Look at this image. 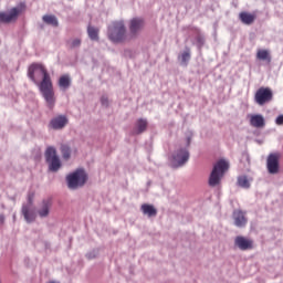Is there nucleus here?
Returning <instances> with one entry per match:
<instances>
[{
    "instance_id": "obj_1",
    "label": "nucleus",
    "mask_w": 283,
    "mask_h": 283,
    "mask_svg": "<svg viewBox=\"0 0 283 283\" xmlns=\"http://www.w3.org/2000/svg\"><path fill=\"white\" fill-rule=\"evenodd\" d=\"M28 74L29 78L39 85L42 96L44 97L50 109H52L54 107V103H56V98H54L52 80L50 78V74H48V70H45V66H43V64H32L29 67Z\"/></svg>"
},
{
    "instance_id": "obj_2",
    "label": "nucleus",
    "mask_w": 283,
    "mask_h": 283,
    "mask_svg": "<svg viewBox=\"0 0 283 283\" xmlns=\"http://www.w3.org/2000/svg\"><path fill=\"white\" fill-rule=\"evenodd\" d=\"M229 170V163L224 159L219 160L211 174H210V178H209V185L210 187H217V185H220V180H222V176H224V172H227Z\"/></svg>"
},
{
    "instance_id": "obj_3",
    "label": "nucleus",
    "mask_w": 283,
    "mask_h": 283,
    "mask_svg": "<svg viewBox=\"0 0 283 283\" xmlns=\"http://www.w3.org/2000/svg\"><path fill=\"white\" fill-rule=\"evenodd\" d=\"M66 182L69 189H78V187H83L87 182V174L83 169H77L66 177Z\"/></svg>"
},
{
    "instance_id": "obj_4",
    "label": "nucleus",
    "mask_w": 283,
    "mask_h": 283,
    "mask_svg": "<svg viewBox=\"0 0 283 283\" xmlns=\"http://www.w3.org/2000/svg\"><path fill=\"white\" fill-rule=\"evenodd\" d=\"M108 36L114 43H119V41H125L126 30L125 23L123 21L114 22L112 27L108 28Z\"/></svg>"
},
{
    "instance_id": "obj_5",
    "label": "nucleus",
    "mask_w": 283,
    "mask_h": 283,
    "mask_svg": "<svg viewBox=\"0 0 283 283\" xmlns=\"http://www.w3.org/2000/svg\"><path fill=\"white\" fill-rule=\"evenodd\" d=\"M45 159L50 171H59L61 169V159L56 155V149L54 147L46 148Z\"/></svg>"
},
{
    "instance_id": "obj_6",
    "label": "nucleus",
    "mask_w": 283,
    "mask_h": 283,
    "mask_svg": "<svg viewBox=\"0 0 283 283\" xmlns=\"http://www.w3.org/2000/svg\"><path fill=\"white\" fill-rule=\"evenodd\" d=\"M258 105H266L273 101V91L270 87H260L254 95Z\"/></svg>"
},
{
    "instance_id": "obj_7",
    "label": "nucleus",
    "mask_w": 283,
    "mask_h": 283,
    "mask_svg": "<svg viewBox=\"0 0 283 283\" xmlns=\"http://www.w3.org/2000/svg\"><path fill=\"white\" fill-rule=\"evenodd\" d=\"M189 160V151L182 149L177 151L171 159L172 167H182Z\"/></svg>"
},
{
    "instance_id": "obj_8",
    "label": "nucleus",
    "mask_w": 283,
    "mask_h": 283,
    "mask_svg": "<svg viewBox=\"0 0 283 283\" xmlns=\"http://www.w3.org/2000/svg\"><path fill=\"white\" fill-rule=\"evenodd\" d=\"M21 10L19 8H13L9 12H0V23H12L17 21Z\"/></svg>"
},
{
    "instance_id": "obj_9",
    "label": "nucleus",
    "mask_w": 283,
    "mask_h": 283,
    "mask_svg": "<svg viewBox=\"0 0 283 283\" xmlns=\"http://www.w3.org/2000/svg\"><path fill=\"white\" fill-rule=\"evenodd\" d=\"M280 169V156L270 155L268 158V170L270 174H277Z\"/></svg>"
},
{
    "instance_id": "obj_10",
    "label": "nucleus",
    "mask_w": 283,
    "mask_h": 283,
    "mask_svg": "<svg viewBox=\"0 0 283 283\" xmlns=\"http://www.w3.org/2000/svg\"><path fill=\"white\" fill-rule=\"evenodd\" d=\"M67 123V117L65 115H60L51 120L50 126L52 127V129H63V127H65Z\"/></svg>"
},
{
    "instance_id": "obj_11",
    "label": "nucleus",
    "mask_w": 283,
    "mask_h": 283,
    "mask_svg": "<svg viewBox=\"0 0 283 283\" xmlns=\"http://www.w3.org/2000/svg\"><path fill=\"white\" fill-rule=\"evenodd\" d=\"M234 244L241 249V251H247L248 249H253V241L244 238L237 237L234 240Z\"/></svg>"
},
{
    "instance_id": "obj_12",
    "label": "nucleus",
    "mask_w": 283,
    "mask_h": 283,
    "mask_svg": "<svg viewBox=\"0 0 283 283\" xmlns=\"http://www.w3.org/2000/svg\"><path fill=\"white\" fill-rule=\"evenodd\" d=\"M140 30H143V21L136 18L130 20L129 32L132 36H136L137 32H140Z\"/></svg>"
},
{
    "instance_id": "obj_13",
    "label": "nucleus",
    "mask_w": 283,
    "mask_h": 283,
    "mask_svg": "<svg viewBox=\"0 0 283 283\" xmlns=\"http://www.w3.org/2000/svg\"><path fill=\"white\" fill-rule=\"evenodd\" d=\"M233 220L235 227H244L247 224V217H244V212L241 210H235L233 212Z\"/></svg>"
},
{
    "instance_id": "obj_14",
    "label": "nucleus",
    "mask_w": 283,
    "mask_h": 283,
    "mask_svg": "<svg viewBox=\"0 0 283 283\" xmlns=\"http://www.w3.org/2000/svg\"><path fill=\"white\" fill-rule=\"evenodd\" d=\"M250 118V125L252 127H264V116L262 115H249Z\"/></svg>"
},
{
    "instance_id": "obj_15",
    "label": "nucleus",
    "mask_w": 283,
    "mask_h": 283,
    "mask_svg": "<svg viewBox=\"0 0 283 283\" xmlns=\"http://www.w3.org/2000/svg\"><path fill=\"white\" fill-rule=\"evenodd\" d=\"M142 211H143V214L148 216V218H154V216L158 213V211L154 206L147 205V203L142 206Z\"/></svg>"
},
{
    "instance_id": "obj_16",
    "label": "nucleus",
    "mask_w": 283,
    "mask_h": 283,
    "mask_svg": "<svg viewBox=\"0 0 283 283\" xmlns=\"http://www.w3.org/2000/svg\"><path fill=\"white\" fill-rule=\"evenodd\" d=\"M22 213L27 220V222H34V219L36 218V213L32 208L23 207Z\"/></svg>"
},
{
    "instance_id": "obj_17",
    "label": "nucleus",
    "mask_w": 283,
    "mask_h": 283,
    "mask_svg": "<svg viewBox=\"0 0 283 283\" xmlns=\"http://www.w3.org/2000/svg\"><path fill=\"white\" fill-rule=\"evenodd\" d=\"M239 17H240L242 23H244L245 25H251V23H253V21H255V14H253V13L241 12Z\"/></svg>"
},
{
    "instance_id": "obj_18",
    "label": "nucleus",
    "mask_w": 283,
    "mask_h": 283,
    "mask_svg": "<svg viewBox=\"0 0 283 283\" xmlns=\"http://www.w3.org/2000/svg\"><path fill=\"white\" fill-rule=\"evenodd\" d=\"M147 129V120L146 119H138L135 124V129L134 132L136 134H143Z\"/></svg>"
},
{
    "instance_id": "obj_19",
    "label": "nucleus",
    "mask_w": 283,
    "mask_h": 283,
    "mask_svg": "<svg viewBox=\"0 0 283 283\" xmlns=\"http://www.w3.org/2000/svg\"><path fill=\"white\" fill-rule=\"evenodd\" d=\"M256 59L260 61H268V63H271V54L268 50H259L256 53Z\"/></svg>"
},
{
    "instance_id": "obj_20",
    "label": "nucleus",
    "mask_w": 283,
    "mask_h": 283,
    "mask_svg": "<svg viewBox=\"0 0 283 283\" xmlns=\"http://www.w3.org/2000/svg\"><path fill=\"white\" fill-rule=\"evenodd\" d=\"M50 213V201H44L42 203V208L39 210V216L41 218L48 217Z\"/></svg>"
},
{
    "instance_id": "obj_21",
    "label": "nucleus",
    "mask_w": 283,
    "mask_h": 283,
    "mask_svg": "<svg viewBox=\"0 0 283 283\" xmlns=\"http://www.w3.org/2000/svg\"><path fill=\"white\" fill-rule=\"evenodd\" d=\"M70 76L69 75H62L59 80V86L62 88V90H67V87H70Z\"/></svg>"
},
{
    "instance_id": "obj_22",
    "label": "nucleus",
    "mask_w": 283,
    "mask_h": 283,
    "mask_svg": "<svg viewBox=\"0 0 283 283\" xmlns=\"http://www.w3.org/2000/svg\"><path fill=\"white\" fill-rule=\"evenodd\" d=\"M43 21L49 25H54V27L59 25V20H56V17L54 15H44Z\"/></svg>"
},
{
    "instance_id": "obj_23",
    "label": "nucleus",
    "mask_w": 283,
    "mask_h": 283,
    "mask_svg": "<svg viewBox=\"0 0 283 283\" xmlns=\"http://www.w3.org/2000/svg\"><path fill=\"white\" fill-rule=\"evenodd\" d=\"M88 36L92 39V41H98V29L94 27H88L87 29Z\"/></svg>"
},
{
    "instance_id": "obj_24",
    "label": "nucleus",
    "mask_w": 283,
    "mask_h": 283,
    "mask_svg": "<svg viewBox=\"0 0 283 283\" xmlns=\"http://www.w3.org/2000/svg\"><path fill=\"white\" fill-rule=\"evenodd\" d=\"M238 185L243 189H249V187H251V184L249 182V179L247 178V176L239 177Z\"/></svg>"
},
{
    "instance_id": "obj_25",
    "label": "nucleus",
    "mask_w": 283,
    "mask_h": 283,
    "mask_svg": "<svg viewBox=\"0 0 283 283\" xmlns=\"http://www.w3.org/2000/svg\"><path fill=\"white\" fill-rule=\"evenodd\" d=\"M61 151H62V156H63L64 160H70V156H71L70 146L62 145Z\"/></svg>"
},
{
    "instance_id": "obj_26",
    "label": "nucleus",
    "mask_w": 283,
    "mask_h": 283,
    "mask_svg": "<svg viewBox=\"0 0 283 283\" xmlns=\"http://www.w3.org/2000/svg\"><path fill=\"white\" fill-rule=\"evenodd\" d=\"M69 45L70 48H78V45H81V39H74L69 41Z\"/></svg>"
},
{
    "instance_id": "obj_27",
    "label": "nucleus",
    "mask_w": 283,
    "mask_h": 283,
    "mask_svg": "<svg viewBox=\"0 0 283 283\" xmlns=\"http://www.w3.org/2000/svg\"><path fill=\"white\" fill-rule=\"evenodd\" d=\"M189 59H191V53L189 51H185L182 54H181V61L184 63H187V61H189Z\"/></svg>"
},
{
    "instance_id": "obj_28",
    "label": "nucleus",
    "mask_w": 283,
    "mask_h": 283,
    "mask_svg": "<svg viewBox=\"0 0 283 283\" xmlns=\"http://www.w3.org/2000/svg\"><path fill=\"white\" fill-rule=\"evenodd\" d=\"M276 125H283V115H280L276 120H275Z\"/></svg>"
},
{
    "instance_id": "obj_29",
    "label": "nucleus",
    "mask_w": 283,
    "mask_h": 283,
    "mask_svg": "<svg viewBox=\"0 0 283 283\" xmlns=\"http://www.w3.org/2000/svg\"><path fill=\"white\" fill-rule=\"evenodd\" d=\"M102 104L107 105V99L102 98Z\"/></svg>"
}]
</instances>
